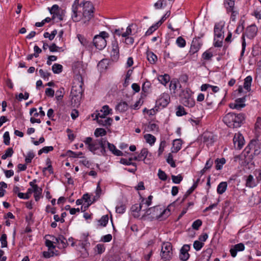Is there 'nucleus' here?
Here are the masks:
<instances>
[{
	"instance_id": "nucleus-1",
	"label": "nucleus",
	"mask_w": 261,
	"mask_h": 261,
	"mask_svg": "<svg viewBox=\"0 0 261 261\" xmlns=\"http://www.w3.org/2000/svg\"><path fill=\"white\" fill-rule=\"evenodd\" d=\"M94 8L89 1L81 3L79 5L75 4L72 7V19L75 22L82 20L84 24H88L93 17Z\"/></svg>"
},
{
	"instance_id": "nucleus-2",
	"label": "nucleus",
	"mask_w": 261,
	"mask_h": 261,
	"mask_svg": "<svg viewBox=\"0 0 261 261\" xmlns=\"http://www.w3.org/2000/svg\"><path fill=\"white\" fill-rule=\"evenodd\" d=\"M74 72L75 74V77L71 88V94L72 96H81L83 91V85L84 83L83 81V75L85 71L82 67L79 66L77 69L75 68L74 69Z\"/></svg>"
},
{
	"instance_id": "nucleus-3",
	"label": "nucleus",
	"mask_w": 261,
	"mask_h": 261,
	"mask_svg": "<svg viewBox=\"0 0 261 261\" xmlns=\"http://www.w3.org/2000/svg\"><path fill=\"white\" fill-rule=\"evenodd\" d=\"M85 143L88 145V149L93 152L100 148V152L103 155L106 154V145L107 140L102 138L93 140L91 137H87L84 141Z\"/></svg>"
},
{
	"instance_id": "nucleus-4",
	"label": "nucleus",
	"mask_w": 261,
	"mask_h": 261,
	"mask_svg": "<svg viewBox=\"0 0 261 261\" xmlns=\"http://www.w3.org/2000/svg\"><path fill=\"white\" fill-rule=\"evenodd\" d=\"M244 119V116L242 114L236 115L229 113L224 117L223 121L229 127L237 128L241 125Z\"/></svg>"
},
{
	"instance_id": "nucleus-5",
	"label": "nucleus",
	"mask_w": 261,
	"mask_h": 261,
	"mask_svg": "<svg viewBox=\"0 0 261 261\" xmlns=\"http://www.w3.org/2000/svg\"><path fill=\"white\" fill-rule=\"evenodd\" d=\"M170 214V211L169 209L163 210L159 206H154L146 210L143 216L151 215L152 218L162 220L167 218Z\"/></svg>"
},
{
	"instance_id": "nucleus-6",
	"label": "nucleus",
	"mask_w": 261,
	"mask_h": 261,
	"mask_svg": "<svg viewBox=\"0 0 261 261\" xmlns=\"http://www.w3.org/2000/svg\"><path fill=\"white\" fill-rule=\"evenodd\" d=\"M180 97V102L185 106L191 108L195 105V100L192 97L191 91L186 89L182 90L179 95Z\"/></svg>"
},
{
	"instance_id": "nucleus-7",
	"label": "nucleus",
	"mask_w": 261,
	"mask_h": 261,
	"mask_svg": "<svg viewBox=\"0 0 261 261\" xmlns=\"http://www.w3.org/2000/svg\"><path fill=\"white\" fill-rule=\"evenodd\" d=\"M109 35L106 32L103 31L100 33L98 35H96L93 39V44L98 49L101 50L107 45L106 38L109 37Z\"/></svg>"
},
{
	"instance_id": "nucleus-8",
	"label": "nucleus",
	"mask_w": 261,
	"mask_h": 261,
	"mask_svg": "<svg viewBox=\"0 0 261 261\" xmlns=\"http://www.w3.org/2000/svg\"><path fill=\"white\" fill-rule=\"evenodd\" d=\"M172 246L170 242H164L162 244L161 256L164 261L169 260L172 256Z\"/></svg>"
},
{
	"instance_id": "nucleus-9",
	"label": "nucleus",
	"mask_w": 261,
	"mask_h": 261,
	"mask_svg": "<svg viewBox=\"0 0 261 261\" xmlns=\"http://www.w3.org/2000/svg\"><path fill=\"white\" fill-rule=\"evenodd\" d=\"M246 150L247 153H249L250 150H252L255 155H258L260 153L261 150L260 144L256 141H252L249 144Z\"/></svg>"
},
{
	"instance_id": "nucleus-10",
	"label": "nucleus",
	"mask_w": 261,
	"mask_h": 261,
	"mask_svg": "<svg viewBox=\"0 0 261 261\" xmlns=\"http://www.w3.org/2000/svg\"><path fill=\"white\" fill-rule=\"evenodd\" d=\"M234 147L237 149H241L244 145L243 136L240 134H236L233 139Z\"/></svg>"
},
{
	"instance_id": "nucleus-11",
	"label": "nucleus",
	"mask_w": 261,
	"mask_h": 261,
	"mask_svg": "<svg viewBox=\"0 0 261 261\" xmlns=\"http://www.w3.org/2000/svg\"><path fill=\"white\" fill-rule=\"evenodd\" d=\"M201 46V43L200 41V38H195L193 39L189 53L194 54L198 51Z\"/></svg>"
},
{
	"instance_id": "nucleus-12",
	"label": "nucleus",
	"mask_w": 261,
	"mask_h": 261,
	"mask_svg": "<svg viewBox=\"0 0 261 261\" xmlns=\"http://www.w3.org/2000/svg\"><path fill=\"white\" fill-rule=\"evenodd\" d=\"M190 246L189 245H184L180 250L179 258L182 261L187 260L189 257L190 254L188 251L190 250Z\"/></svg>"
},
{
	"instance_id": "nucleus-13",
	"label": "nucleus",
	"mask_w": 261,
	"mask_h": 261,
	"mask_svg": "<svg viewBox=\"0 0 261 261\" xmlns=\"http://www.w3.org/2000/svg\"><path fill=\"white\" fill-rule=\"evenodd\" d=\"M111 55L113 60H117L119 57V49L117 41H114L112 44V50Z\"/></svg>"
},
{
	"instance_id": "nucleus-14",
	"label": "nucleus",
	"mask_w": 261,
	"mask_h": 261,
	"mask_svg": "<svg viewBox=\"0 0 261 261\" xmlns=\"http://www.w3.org/2000/svg\"><path fill=\"white\" fill-rule=\"evenodd\" d=\"M246 100V96L242 98H238L236 100L234 103H230V107L232 109H241L245 106L244 103Z\"/></svg>"
},
{
	"instance_id": "nucleus-15",
	"label": "nucleus",
	"mask_w": 261,
	"mask_h": 261,
	"mask_svg": "<svg viewBox=\"0 0 261 261\" xmlns=\"http://www.w3.org/2000/svg\"><path fill=\"white\" fill-rule=\"evenodd\" d=\"M143 201L144 200H142L141 203H136L132 206L131 210L134 217L138 218L140 216L139 212L141 211L142 208L143 207Z\"/></svg>"
},
{
	"instance_id": "nucleus-16",
	"label": "nucleus",
	"mask_w": 261,
	"mask_h": 261,
	"mask_svg": "<svg viewBox=\"0 0 261 261\" xmlns=\"http://www.w3.org/2000/svg\"><path fill=\"white\" fill-rule=\"evenodd\" d=\"M52 238H54V243L58 244L59 245V248H64L66 247V240L63 236H60L58 238H56L55 237H52Z\"/></svg>"
},
{
	"instance_id": "nucleus-17",
	"label": "nucleus",
	"mask_w": 261,
	"mask_h": 261,
	"mask_svg": "<svg viewBox=\"0 0 261 261\" xmlns=\"http://www.w3.org/2000/svg\"><path fill=\"white\" fill-rule=\"evenodd\" d=\"M257 32L256 27L255 25H251L247 28L246 35L248 37L251 38L256 35Z\"/></svg>"
},
{
	"instance_id": "nucleus-18",
	"label": "nucleus",
	"mask_w": 261,
	"mask_h": 261,
	"mask_svg": "<svg viewBox=\"0 0 261 261\" xmlns=\"http://www.w3.org/2000/svg\"><path fill=\"white\" fill-rule=\"evenodd\" d=\"M222 29L223 25H221L220 23L216 24L214 27V34L215 37L218 38H220L221 40H223V33L222 32Z\"/></svg>"
},
{
	"instance_id": "nucleus-19",
	"label": "nucleus",
	"mask_w": 261,
	"mask_h": 261,
	"mask_svg": "<svg viewBox=\"0 0 261 261\" xmlns=\"http://www.w3.org/2000/svg\"><path fill=\"white\" fill-rule=\"evenodd\" d=\"M113 121V119L111 118H97V122L101 126H110Z\"/></svg>"
},
{
	"instance_id": "nucleus-20",
	"label": "nucleus",
	"mask_w": 261,
	"mask_h": 261,
	"mask_svg": "<svg viewBox=\"0 0 261 261\" xmlns=\"http://www.w3.org/2000/svg\"><path fill=\"white\" fill-rule=\"evenodd\" d=\"M106 145H108V149L115 155L122 156L123 153L121 151L117 149L116 147L113 144H111L107 141Z\"/></svg>"
},
{
	"instance_id": "nucleus-21",
	"label": "nucleus",
	"mask_w": 261,
	"mask_h": 261,
	"mask_svg": "<svg viewBox=\"0 0 261 261\" xmlns=\"http://www.w3.org/2000/svg\"><path fill=\"white\" fill-rule=\"evenodd\" d=\"M128 106L125 101L120 102L116 106V110L120 112H125L127 110Z\"/></svg>"
},
{
	"instance_id": "nucleus-22",
	"label": "nucleus",
	"mask_w": 261,
	"mask_h": 261,
	"mask_svg": "<svg viewBox=\"0 0 261 261\" xmlns=\"http://www.w3.org/2000/svg\"><path fill=\"white\" fill-rule=\"evenodd\" d=\"M252 77L251 76H247L244 80V88L248 92L251 90V85L252 82Z\"/></svg>"
},
{
	"instance_id": "nucleus-23",
	"label": "nucleus",
	"mask_w": 261,
	"mask_h": 261,
	"mask_svg": "<svg viewBox=\"0 0 261 261\" xmlns=\"http://www.w3.org/2000/svg\"><path fill=\"white\" fill-rule=\"evenodd\" d=\"M245 185L246 187L249 188H253L255 186V182L252 175H249L247 177Z\"/></svg>"
},
{
	"instance_id": "nucleus-24",
	"label": "nucleus",
	"mask_w": 261,
	"mask_h": 261,
	"mask_svg": "<svg viewBox=\"0 0 261 261\" xmlns=\"http://www.w3.org/2000/svg\"><path fill=\"white\" fill-rule=\"evenodd\" d=\"M42 189L39 187L38 186L35 187V189L33 190V192L34 193V198L36 201H38L41 196Z\"/></svg>"
},
{
	"instance_id": "nucleus-25",
	"label": "nucleus",
	"mask_w": 261,
	"mask_h": 261,
	"mask_svg": "<svg viewBox=\"0 0 261 261\" xmlns=\"http://www.w3.org/2000/svg\"><path fill=\"white\" fill-rule=\"evenodd\" d=\"M227 186V185L226 182H220L217 187V192L219 194H222L226 191Z\"/></svg>"
},
{
	"instance_id": "nucleus-26",
	"label": "nucleus",
	"mask_w": 261,
	"mask_h": 261,
	"mask_svg": "<svg viewBox=\"0 0 261 261\" xmlns=\"http://www.w3.org/2000/svg\"><path fill=\"white\" fill-rule=\"evenodd\" d=\"M170 76L167 74L160 75L158 77L159 81L164 85H166L170 81Z\"/></svg>"
},
{
	"instance_id": "nucleus-27",
	"label": "nucleus",
	"mask_w": 261,
	"mask_h": 261,
	"mask_svg": "<svg viewBox=\"0 0 261 261\" xmlns=\"http://www.w3.org/2000/svg\"><path fill=\"white\" fill-rule=\"evenodd\" d=\"M173 149L172 152H177L181 147V140L180 139L174 140L173 143Z\"/></svg>"
},
{
	"instance_id": "nucleus-28",
	"label": "nucleus",
	"mask_w": 261,
	"mask_h": 261,
	"mask_svg": "<svg viewBox=\"0 0 261 261\" xmlns=\"http://www.w3.org/2000/svg\"><path fill=\"white\" fill-rule=\"evenodd\" d=\"M147 58L151 64H154L157 61V56L152 52H148L147 53Z\"/></svg>"
},
{
	"instance_id": "nucleus-29",
	"label": "nucleus",
	"mask_w": 261,
	"mask_h": 261,
	"mask_svg": "<svg viewBox=\"0 0 261 261\" xmlns=\"http://www.w3.org/2000/svg\"><path fill=\"white\" fill-rule=\"evenodd\" d=\"M144 137L146 142L150 145L153 144L156 140L155 137L151 134H146Z\"/></svg>"
},
{
	"instance_id": "nucleus-30",
	"label": "nucleus",
	"mask_w": 261,
	"mask_h": 261,
	"mask_svg": "<svg viewBox=\"0 0 261 261\" xmlns=\"http://www.w3.org/2000/svg\"><path fill=\"white\" fill-rule=\"evenodd\" d=\"M254 129L256 134L259 135L261 133V117H257L255 124Z\"/></svg>"
},
{
	"instance_id": "nucleus-31",
	"label": "nucleus",
	"mask_w": 261,
	"mask_h": 261,
	"mask_svg": "<svg viewBox=\"0 0 261 261\" xmlns=\"http://www.w3.org/2000/svg\"><path fill=\"white\" fill-rule=\"evenodd\" d=\"M63 67L61 64H55L52 66V70L54 73L58 74L62 71Z\"/></svg>"
},
{
	"instance_id": "nucleus-32",
	"label": "nucleus",
	"mask_w": 261,
	"mask_h": 261,
	"mask_svg": "<svg viewBox=\"0 0 261 261\" xmlns=\"http://www.w3.org/2000/svg\"><path fill=\"white\" fill-rule=\"evenodd\" d=\"M225 159L224 158H221L220 159H217L215 161L216 163V169L217 170H220L222 168L223 165L225 163Z\"/></svg>"
},
{
	"instance_id": "nucleus-33",
	"label": "nucleus",
	"mask_w": 261,
	"mask_h": 261,
	"mask_svg": "<svg viewBox=\"0 0 261 261\" xmlns=\"http://www.w3.org/2000/svg\"><path fill=\"white\" fill-rule=\"evenodd\" d=\"M61 10L59 9V6L57 5H54L49 10L50 13L53 15L52 19L55 18V14L59 13V11Z\"/></svg>"
},
{
	"instance_id": "nucleus-34",
	"label": "nucleus",
	"mask_w": 261,
	"mask_h": 261,
	"mask_svg": "<svg viewBox=\"0 0 261 261\" xmlns=\"http://www.w3.org/2000/svg\"><path fill=\"white\" fill-rule=\"evenodd\" d=\"M106 131L105 129L102 128H96L94 132V135L96 137L103 136L106 135Z\"/></svg>"
},
{
	"instance_id": "nucleus-35",
	"label": "nucleus",
	"mask_w": 261,
	"mask_h": 261,
	"mask_svg": "<svg viewBox=\"0 0 261 261\" xmlns=\"http://www.w3.org/2000/svg\"><path fill=\"white\" fill-rule=\"evenodd\" d=\"M159 24V23L156 22L154 25H153L151 27H150L146 31L145 35L148 36L151 35L155 30H156L159 28V27L160 26Z\"/></svg>"
},
{
	"instance_id": "nucleus-36",
	"label": "nucleus",
	"mask_w": 261,
	"mask_h": 261,
	"mask_svg": "<svg viewBox=\"0 0 261 261\" xmlns=\"http://www.w3.org/2000/svg\"><path fill=\"white\" fill-rule=\"evenodd\" d=\"M54 238L52 239L51 241L47 240L45 241V245L48 248L49 251H53L54 249H55L56 246L54 245Z\"/></svg>"
},
{
	"instance_id": "nucleus-37",
	"label": "nucleus",
	"mask_w": 261,
	"mask_h": 261,
	"mask_svg": "<svg viewBox=\"0 0 261 261\" xmlns=\"http://www.w3.org/2000/svg\"><path fill=\"white\" fill-rule=\"evenodd\" d=\"M213 56V55L212 53L208 50H206V51L204 52L202 56V58L206 61H211Z\"/></svg>"
},
{
	"instance_id": "nucleus-38",
	"label": "nucleus",
	"mask_w": 261,
	"mask_h": 261,
	"mask_svg": "<svg viewBox=\"0 0 261 261\" xmlns=\"http://www.w3.org/2000/svg\"><path fill=\"white\" fill-rule=\"evenodd\" d=\"M148 154L147 149L146 148H143L141 150L140 153L138 154V158L140 159V160H144L146 158Z\"/></svg>"
},
{
	"instance_id": "nucleus-39",
	"label": "nucleus",
	"mask_w": 261,
	"mask_h": 261,
	"mask_svg": "<svg viewBox=\"0 0 261 261\" xmlns=\"http://www.w3.org/2000/svg\"><path fill=\"white\" fill-rule=\"evenodd\" d=\"M0 242L1 243V247L2 248L7 247L8 246V243L7 241V235L6 234H3L0 238Z\"/></svg>"
},
{
	"instance_id": "nucleus-40",
	"label": "nucleus",
	"mask_w": 261,
	"mask_h": 261,
	"mask_svg": "<svg viewBox=\"0 0 261 261\" xmlns=\"http://www.w3.org/2000/svg\"><path fill=\"white\" fill-rule=\"evenodd\" d=\"M176 43L180 47H184L186 45V41L182 37H178L176 39Z\"/></svg>"
},
{
	"instance_id": "nucleus-41",
	"label": "nucleus",
	"mask_w": 261,
	"mask_h": 261,
	"mask_svg": "<svg viewBox=\"0 0 261 261\" xmlns=\"http://www.w3.org/2000/svg\"><path fill=\"white\" fill-rule=\"evenodd\" d=\"M109 217L108 216L105 215L103 216L101 219L99 220V222L100 223V225L102 226H106L108 222Z\"/></svg>"
},
{
	"instance_id": "nucleus-42",
	"label": "nucleus",
	"mask_w": 261,
	"mask_h": 261,
	"mask_svg": "<svg viewBox=\"0 0 261 261\" xmlns=\"http://www.w3.org/2000/svg\"><path fill=\"white\" fill-rule=\"evenodd\" d=\"M96 195L94 196V200L98 199L102 193V190L100 186V182L97 183L96 190Z\"/></svg>"
},
{
	"instance_id": "nucleus-43",
	"label": "nucleus",
	"mask_w": 261,
	"mask_h": 261,
	"mask_svg": "<svg viewBox=\"0 0 261 261\" xmlns=\"http://www.w3.org/2000/svg\"><path fill=\"white\" fill-rule=\"evenodd\" d=\"M203 245L204 243L200 242L199 241H195L193 244V247L197 251L200 250Z\"/></svg>"
},
{
	"instance_id": "nucleus-44",
	"label": "nucleus",
	"mask_w": 261,
	"mask_h": 261,
	"mask_svg": "<svg viewBox=\"0 0 261 261\" xmlns=\"http://www.w3.org/2000/svg\"><path fill=\"white\" fill-rule=\"evenodd\" d=\"M171 178L172 181L175 184H179L182 180V176L180 174L177 176L172 175Z\"/></svg>"
},
{
	"instance_id": "nucleus-45",
	"label": "nucleus",
	"mask_w": 261,
	"mask_h": 261,
	"mask_svg": "<svg viewBox=\"0 0 261 261\" xmlns=\"http://www.w3.org/2000/svg\"><path fill=\"white\" fill-rule=\"evenodd\" d=\"M95 115V118L94 119V120H97V118H105L106 116L108 115L107 114H106L105 113L101 112V111L99 112H97L96 114H92V117H94V115Z\"/></svg>"
},
{
	"instance_id": "nucleus-46",
	"label": "nucleus",
	"mask_w": 261,
	"mask_h": 261,
	"mask_svg": "<svg viewBox=\"0 0 261 261\" xmlns=\"http://www.w3.org/2000/svg\"><path fill=\"white\" fill-rule=\"evenodd\" d=\"M105 250V247L103 244H98L96 246L95 251L97 252L98 254H101Z\"/></svg>"
},
{
	"instance_id": "nucleus-47",
	"label": "nucleus",
	"mask_w": 261,
	"mask_h": 261,
	"mask_svg": "<svg viewBox=\"0 0 261 261\" xmlns=\"http://www.w3.org/2000/svg\"><path fill=\"white\" fill-rule=\"evenodd\" d=\"M35 154L33 151H30L28 153L27 156L25 159L26 163H30L31 162L32 160L34 158Z\"/></svg>"
},
{
	"instance_id": "nucleus-48",
	"label": "nucleus",
	"mask_w": 261,
	"mask_h": 261,
	"mask_svg": "<svg viewBox=\"0 0 261 261\" xmlns=\"http://www.w3.org/2000/svg\"><path fill=\"white\" fill-rule=\"evenodd\" d=\"M4 138V143L6 145H9L10 144V136L8 132H6L3 136Z\"/></svg>"
},
{
	"instance_id": "nucleus-49",
	"label": "nucleus",
	"mask_w": 261,
	"mask_h": 261,
	"mask_svg": "<svg viewBox=\"0 0 261 261\" xmlns=\"http://www.w3.org/2000/svg\"><path fill=\"white\" fill-rule=\"evenodd\" d=\"M167 162L168 164H169L172 167H175L176 165L175 163L173 160L172 155L171 153H169L168 154V158L167 159Z\"/></svg>"
},
{
	"instance_id": "nucleus-50",
	"label": "nucleus",
	"mask_w": 261,
	"mask_h": 261,
	"mask_svg": "<svg viewBox=\"0 0 261 261\" xmlns=\"http://www.w3.org/2000/svg\"><path fill=\"white\" fill-rule=\"evenodd\" d=\"M177 83H178V81L177 80L173 79L171 81L169 86L170 89L175 91L177 88Z\"/></svg>"
},
{
	"instance_id": "nucleus-51",
	"label": "nucleus",
	"mask_w": 261,
	"mask_h": 261,
	"mask_svg": "<svg viewBox=\"0 0 261 261\" xmlns=\"http://www.w3.org/2000/svg\"><path fill=\"white\" fill-rule=\"evenodd\" d=\"M176 115L178 116H181L186 114L185 109L183 107L179 106L177 108V111H176Z\"/></svg>"
},
{
	"instance_id": "nucleus-52",
	"label": "nucleus",
	"mask_w": 261,
	"mask_h": 261,
	"mask_svg": "<svg viewBox=\"0 0 261 261\" xmlns=\"http://www.w3.org/2000/svg\"><path fill=\"white\" fill-rule=\"evenodd\" d=\"M202 225L201 220L198 219L195 221L192 224V228L195 230H198L200 226Z\"/></svg>"
},
{
	"instance_id": "nucleus-53",
	"label": "nucleus",
	"mask_w": 261,
	"mask_h": 261,
	"mask_svg": "<svg viewBox=\"0 0 261 261\" xmlns=\"http://www.w3.org/2000/svg\"><path fill=\"white\" fill-rule=\"evenodd\" d=\"M77 38L79 39V40L81 42V43L84 45V46H87L88 44V41L87 40L85 37L81 35H78Z\"/></svg>"
},
{
	"instance_id": "nucleus-54",
	"label": "nucleus",
	"mask_w": 261,
	"mask_h": 261,
	"mask_svg": "<svg viewBox=\"0 0 261 261\" xmlns=\"http://www.w3.org/2000/svg\"><path fill=\"white\" fill-rule=\"evenodd\" d=\"M225 3L227 4L228 6L226 7L228 11L233 10L234 1L226 0Z\"/></svg>"
},
{
	"instance_id": "nucleus-55",
	"label": "nucleus",
	"mask_w": 261,
	"mask_h": 261,
	"mask_svg": "<svg viewBox=\"0 0 261 261\" xmlns=\"http://www.w3.org/2000/svg\"><path fill=\"white\" fill-rule=\"evenodd\" d=\"M158 175L159 178L162 180L165 181L167 178V176L166 174L165 173V172L161 169H159Z\"/></svg>"
},
{
	"instance_id": "nucleus-56",
	"label": "nucleus",
	"mask_w": 261,
	"mask_h": 261,
	"mask_svg": "<svg viewBox=\"0 0 261 261\" xmlns=\"http://www.w3.org/2000/svg\"><path fill=\"white\" fill-rule=\"evenodd\" d=\"M126 209V206L124 204H121L116 206V211L117 213L123 214Z\"/></svg>"
},
{
	"instance_id": "nucleus-57",
	"label": "nucleus",
	"mask_w": 261,
	"mask_h": 261,
	"mask_svg": "<svg viewBox=\"0 0 261 261\" xmlns=\"http://www.w3.org/2000/svg\"><path fill=\"white\" fill-rule=\"evenodd\" d=\"M148 131H156L158 132L159 130V127L155 123H149L147 126Z\"/></svg>"
},
{
	"instance_id": "nucleus-58",
	"label": "nucleus",
	"mask_w": 261,
	"mask_h": 261,
	"mask_svg": "<svg viewBox=\"0 0 261 261\" xmlns=\"http://www.w3.org/2000/svg\"><path fill=\"white\" fill-rule=\"evenodd\" d=\"M39 72L40 76L43 79L48 78L50 75V73L47 71H44L42 69L39 70Z\"/></svg>"
},
{
	"instance_id": "nucleus-59",
	"label": "nucleus",
	"mask_w": 261,
	"mask_h": 261,
	"mask_svg": "<svg viewBox=\"0 0 261 261\" xmlns=\"http://www.w3.org/2000/svg\"><path fill=\"white\" fill-rule=\"evenodd\" d=\"M132 25L133 24L129 25L126 29V32L122 34L123 37H126L132 34V31L131 27Z\"/></svg>"
},
{
	"instance_id": "nucleus-60",
	"label": "nucleus",
	"mask_w": 261,
	"mask_h": 261,
	"mask_svg": "<svg viewBox=\"0 0 261 261\" xmlns=\"http://www.w3.org/2000/svg\"><path fill=\"white\" fill-rule=\"evenodd\" d=\"M47 163H49V165H48V166L47 167H45V168H43V172L44 174H45V171L47 170H48V171L49 172V174H52V173H53V170L52 166H51V165L50 164V160L49 159H47Z\"/></svg>"
},
{
	"instance_id": "nucleus-61",
	"label": "nucleus",
	"mask_w": 261,
	"mask_h": 261,
	"mask_svg": "<svg viewBox=\"0 0 261 261\" xmlns=\"http://www.w3.org/2000/svg\"><path fill=\"white\" fill-rule=\"evenodd\" d=\"M142 103L143 102L142 101L141 99H139L134 105L131 106L130 108L134 110H138L139 109V107L142 105Z\"/></svg>"
},
{
	"instance_id": "nucleus-62",
	"label": "nucleus",
	"mask_w": 261,
	"mask_h": 261,
	"mask_svg": "<svg viewBox=\"0 0 261 261\" xmlns=\"http://www.w3.org/2000/svg\"><path fill=\"white\" fill-rule=\"evenodd\" d=\"M196 188V185H193L192 187L187 191L186 194L184 195V197L183 198V200L187 198V197L193 192V191Z\"/></svg>"
},
{
	"instance_id": "nucleus-63",
	"label": "nucleus",
	"mask_w": 261,
	"mask_h": 261,
	"mask_svg": "<svg viewBox=\"0 0 261 261\" xmlns=\"http://www.w3.org/2000/svg\"><path fill=\"white\" fill-rule=\"evenodd\" d=\"M112 239V235L110 234H108L104 236L101 238V241L103 242H109L111 241Z\"/></svg>"
},
{
	"instance_id": "nucleus-64",
	"label": "nucleus",
	"mask_w": 261,
	"mask_h": 261,
	"mask_svg": "<svg viewBox=\"0 0 261 261\" xmlns=\"http://www.w3.org/2000/svg\"><path fill=\"white\" fill-rule=\"evenodd\" d=\"M234 248L238 251H243V250H244L245 246H244V245L243 243H239V244H238L234 246Z\"/></svg>"
}]
</instances>
